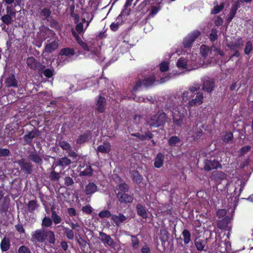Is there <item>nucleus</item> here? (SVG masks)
<instances>
[{"mask_svg":"<svg viewBox=\"0 0 253 253\" xmlns=\"http://www.w3.org/2000/svg\"><path fill=\"white\" fill-rule=\"evenodd\" d=\"M226 214V211L225 209L219 210L216 212V215L219 218H222L225 216Z\"/></svg>","mask_w":253,"mask_h":253,"instance_id":"obj_59","label":"nucleus"},{"mask_svg":"<svg viewBox=\"0 0 253 253\" xmlns=\"http://www.w3.org/2000/svg\"><path fill=\"white\" fill-rule=\"evenodd\" d=\"M57 163L58 166L62 167L65 168L71 164V161L67 157H64L59 159L57 162Z\"/></svg>","mask_w":253,"mask_h":253,"instance_id":"obj_22","label":"nucleus"},{"mask_svg":"<svg viewBox=\"0 0 253 253\" xmlns=\"http://www.w3.org/2000/svg\"><path fill=\"white\" fill-rule=\"evenodd\" d=\"M223 141L226 143H230L233 139V134L231 132L226 133L223 136Z\"/></svg>","mask_w":253,"mask_h":253,"instance_id":"obj_44","label":"nucleus"},{"mask_svg":"<svg viewBox=\"0 0 253 253\" xmlns=\"http://www.w3.org/2000/svg\"><path fill=\"white\" fill-rule=\"evenodd\" d=\"M86 195H90L95 192V183L89 182L86 186L84 190Z\"/></svg>","mask_w":253,"mask_h":253,"instance_id":"obj_31","label":"nucleus"},{"mask_svg":"<svg viewBox=\"0 0 253 253\" xmlns=\"http://www.w3.org/2000/svg\"><path fill=\"white\" fill-rule=\"evenodd\" d=\"M214 87V82L209 77L204 78L203 81V90L207 92H211Z\"/></svg>","mask_w":253,"mask_h":253,"instance_id":"obj_6","label":"nucleus"},{"mask_svg":"<svg viewBox=\"0 0 253 253\" xmlns=\"http://www.w3.org/2000/svg\"><path fill=\"white\" fill-rule=\"evenodd\" d=\"M106 244L113 249H116V247L117 246L116 243L111 237L109 238L108 241H107V243Z\"/></svg>","mask_w":253,"mask_h":253,"instance_id":"obj_56","label":"nucleus"},{"mask_svg":"<svg viewBox=\"0 0 253 253\" xmlns=\"http://www.w3.org/2000/svg\"><path fill=\"white\" fill-rule=\"evenodd\" d=\"M75 54V50L73 48L70 47L63 48L61 49L59 54L61 56H69L73 55Z\"/></svg>","mask_w":253,"mask_h":253,"instance_id":"obj_26","label":"nucleus"},{"mask_svg":"<svg viewBox=\"0 0 253 253\" xmlns=\"http://www.w3.org/2000/svg\"><path fill=\"white\" fill-rule=\"evenodd\" d=\"M9 203L5 198L0 202V213L3 214L6 213L8 210Z\"/></svg>","mask_w":253,"mask_h":253,"instance_id":"obj_24","label":"nucleus"},{"mask_svg":"<svg viewBox=\"0 0 253 253\" xmlns=\"http://www.w3.org/2000/svg\"><path fill=\"white\" fill-rule=\"evenodd\" d=\"M207 242L205 240L196 239L195 240V245L198 251H206L205 247L206 245Z\"/></svg>","mask_w":253,"mask_h":253,"instance_id":"obj_28","label":"nucleus"},{"mask_svg":"<svg viewBox=\"0 0 253 253\" xmlns=\"http://www.w3.org/2000/svg\"><path fill=\"white\" fill-rule=\"evenodd\" d=\"M59 146L64 150H70L71 148L70 144L66 140H59Z\"/></svg>","mask_w":253,"mask_h":253,"instance_id":"obj_35","label":"nucleus"},{"mask_svg":"<svg viewBox=\"0 0 253 253\" xmlns=\"http://www.w3.org/2000/svg\"><path fill=\"white\" fill-rule=\"evenodd\" d=\"M68 243H70V242H67L66 241L63 240L60 242V247L65 252H66L68 250L69 245Z\"/></svg>","mask_w":253,"mask_h":253,"instance_id":"obj_49","label":"nucleus"},{"mask_svg":"<svg viewBox=\"0 0 253 253\" xmlns=\"http://www.w3.org/2000/svg\"><path fill=\"white\" fill-rule=\"evenodd\" d=\"M131 176L133 177V180L136 183H140L142 180V176L137 171H132Z\"/></svg>","mask_w":253,"mask_h":253,"instance_id":"obj_32","label":"nucleus"},{"mask_svg":"<svg viewBox=\"0 0 253 253\" xmlns=\"http://www.w3.org/2000/svg\"><path fill=\"white\" fill-rule=\"evenodd\" d=\"M180 141L179 138L176 136H172L171 137L169 140V145L171 146H175L177 143H178Z\"/></svg>","mask_w":253,"mask_h":253,"instance_id":"obj_45","label":"nucleus"},{"mask_svg":"<svg viewBox=\"0 0 253 253\" xmlns=\"http://www.w3.org/2000/svg\"><path fill=\"white\" fill-rule=\"evenodd\" d=\"M177 65L179 68H184L187 65V61L185 59L180 58L178 60Z\"/></svg>","mask_w":253,"mask_h":253,"instance_id":"obj_48","label":"nucleus"},{"mask_svg":"<svg viewBox=\"0 0 253 253\" xmlns=\"http://www.w3.org/2000/svg\"><path fill=\"white\" fill-rule=\"evenodd\" d=\"M169 68L168 64L166 62H162L160 65V70L161 72H165Z\"/></svg>","mask_w":253,"mask_h":253,"instance_id":"obj_61","label":"nucleus"},{"mask_svg":"<svg viewBox=\"0 0 253 253\" xmlns=\"http://www.w3.org/2000/svg\"><path fill=\"white\" fill-rule=\"evenodd\" d=\"M209 48L205 45H202L201 47V53L203 56H206L209 51Z\"/></svg>","mask_w":253,"mask_h":253,"instance_id":"obj_62","label":"nucleus"},{"mask_svg":"<svg viewBox=\"0 0 253 253\" xmlns=\"http://www.w3.org/2000/svg\"><path fill=\"white\" fill-rule=\"evenodd\" d=\"M204 96L203 93L201 92H197L195 98L190 100L188 103V107L189 108L202 104L203 102Z\"/></svg>","mask_w":253,"mask_h":253,"instance_id":"obj_7","label":"nucleus"},{"mask_svg":"<svg viewBox=\"0 0 253 253\" xmlns=\"http://www.w3.org/2000/svg\"><path fill=\"white\" fill-rule=\"evenodd\" d=\"M63 231L66 237L69 240H73L74 238V234L73 231L67 227H63Z\"/></svg>","mask_w":253,"mask_h":253,"instance_id":"obj_34","label":"nucleus"},{"mask_svg":"<svg viewBox=\"0 0 253 253\" xmlns=\"http://www.w3.org/2000/svg\"><path fill=\"white\" fill-rule=\"evenodd\" d=\"M70 226L72 228V230H76L78 231L80 230V226L78 223H75L74 222H71L70 224Z\"/></svg>","mask_w":253,"mask_h":253,"instance_id":"obj_64","label":"nucleus"},{"mask_svg":"<svg viewBox=\"0 0 253 253\" xmlns=\"http://www.w3.org/2000/svg\"><path fill=\"white\" fill-rule=\"evenodd\" d=\"M67 213L70 217L75 216L77 215L76 210L74 208H69L67 209Z\"/></svg>","mask_w":253,"mask_h":253,"instance_id":"obj_52","label":"nucleus"},{"mask_svg":"<svg viewBox=\"0 0 253 253\" xmlns=\"http://www.w3.org/2000/svg\"><path fill=\"white\" fill-rule=\"evenodd\" d=\"M53 224L51 218L47 216H45L42 219V227H49L52 226Z\"/></svg>","mask_w":253,"mask_h":253,"instance_id":"obj_33","label":"nucleus"},{"mask_svg":"<svg viewBox=\"0 0 253 253\" xmlns=\"http://www.w3.org/2000/svg\"><path fill=\"white\" fill-rule=\"evenodd\" d=\"M96 105L98 111L102 113L104 111L106 106V99L104 97L99 96Z\"/></svg>","mask_w":253,"mask_h":253,"instance_id":"obj_18","label":"nucleus"},{"mask_svg":"<svg viewBox=\"0 0 253 253\" xmlns=\"http://www.w3.org/2000/svg\"><path fill=\"white\" fill-rule=\"evenodd\" d=\"M211 178L217 181H219L226 179V174L221 171H214L212 173Z\"/></svg>","mask_w":253,"mask_h":253,"instance_id":"obj_19","label":"nucleus"},{"mask_svg":"<svg viewBox=\"0 0 253 253\" xmlns=\"http://www.w3.org/2000/svg\"><path fill=\"white\" fill-rule=\"evenodd\" d=\"M155 81V77L153 76H152L151 77L146 78L145 80H144L143 82V85H144L146 86H150L152 84H153Z\"/></svg>","mask_w":253,"mask_h":253,"instance_id":"obj_39","label":"nucleus"},{"mask_svg":"<svg viewBox=\"0 0 253 253\" xmlns=\"http://www.w3.org/2000/svg\"><path fill=\"white\" fill-rule=\"evenodd\" d=\"M182 235L184 238V243L186 244H188L191 241V234L189 231L187 229L184 230L182 232Z\"/></svg>","mask_w":253,"mask_h":253,"instance_id":"obj_37","label":"nucleus"},{"mask_svg":"<svg viewBox=\"0 0 253 253\" xmlns=\"http://www.w3.org/2000/svg\"><path fill=\"white\" fill-rule=\"evenodd\" d=\"M18 164L21 170L24 174H30L32 173L33 166L30 162H27L25 159L22 158L18 161Z\"/></svg>","mask_w":253,"mask_h":253,"instance_id":"obj_5","label":"nucleus"},{"mask_svg":"<svg viewBox=\"0 0 253 253\" xmlns=\"http://www.w3.org/2000/svg\"><path fill=\"white\" fill-rule=\"evenodd\" d=\"M104 243H106L107 241L110 238V236L107 234L100 232L99 237H98Z\"/></svg>","mask_w":253,"mask_h":253,"instance_id":"obj_51","label":"nucleus"},{"mask_svg":"<svg viewBox=\"0 0 253 253\" xmlns=\"http://www.w3.org/2000/svg\"><path fill=\"white\" fill-rule=\"evenodd\" d=\"M221 165L218 161L215 159L206 160L205 162V166L204 169L205 170L210 171L212 169H217L220 167Z\"/></svg>","mask_w":253,"mask_h":253,"instance_id":"obj_8","label":"nucleus"},{"mask_svg":"<svg viewBox=\"0 0 253 253\" xmlns=\"http://www.w3.org/2000/svg\"><path fill=\"white\" fill-rule=\"evenodd\" d=\"M74 183V181L72 178L70 176H65L64 178V184L66 186H72Z\"/></svg>","mask_w":253,"mask_h":253,"instance_id":"obj_47","label":"nucleus"},{"mask_svg":"<svg viewBox=\"0 0 253 253\" xmlns=\"http://www.w3.org/2000/svg\"><path fill=\"white\" fill-rule=\"evenodd\" d=\"M39 207L36 200H30L27 204V208L29 211L31 213H34L35 211Z\"/></svg>","mask_w":253,"mask_h":253,"instance_id":"obj_21","label":"nucleus"},{"mask_svg":"<svg viewBox=\"0 0 253 253\" xmlns=\"http://www.w3.org/2000/svg\"><path fill=\"white\" fill-rule=\"evenodd\" d=\"M210 39L212 42L215 41L217 39V31L213 29L210 35Z\"/></svg>","mask_w":253,"mask_h":253,"instance_id":"obj_57","label":"nucleus"},{"mask_svg":"<svg viewBox=\"0 0 253 253\" xmlns=\"http://www.w3.org/2000/svg\"><path fill=\"white\" fill-rule=\"evenodd\" d=\"M200 32L194 31L192 35L185 39L183 42V44L185 48L189 47L195 39L200 35Z\"/></svg>","mask_w":253,"mask_h":253,"instance_id":"obj_9","label":"nucleus"},{"mask_svg":"<svg viewBox=\"0 0 253 253\" xmlns=\"http://www.w3.org/2000/svg\"><path fill=\"white\" fill-rule=\"evenodd\" d=\"M164 155L162 153L157 154L154 162V166L157 168H160L163 165Z\"/></svg>","mask_w":253,"mask_h":253,"instance_id":"obj_23","label":"nucleus"},{"mask_svg":"<svg viewBox=\"0 0 253 253\" xmlns=\"http://www.w3.org/2000/svg\"><path fill=\"white\" fill-rule=\"evenodd\" d=\"M91 137L90 131H86L83 134L80 135L76 140L78 144H82L86 142Z\"/></svg>","mask_w":253,"mask_h":253,"instance_id":"obj_13","label":"nucleus"},{"mask_svg":"<svg viewBox=\"0 0 253 253\" xmlns=\"http://www.w3.org/2000/svg\"><path fill=\"white\" fill-rule=\"evenodd\" d=\"M5 84L7 87H17V81L15 76L12 74L6 78Z\"/></svg>","mask_w":253,"mask_h":253,"instance_id":"obj_20","label":"nucleus"},{"mask_svg":"<svg viewBox=\"0 0 253 253\" xmlns=\"http://www.w3.org/2000/svg\"><path fill=\"white\" fill-rule=\"evenodd\" d=\"M59 44L55 40L50 43H47L44 47V51L48 53H51L58 48Z\"/></svg>","mask_w":253,"mask_h":253,"instance_id":"obj_12","label":"nucleus"},{"mask_svg":"<svg viewBox=\"0 0 253 253\" xmlns=\"http://www.w3.org/2000/svg\"><path fill=\"white\" fill-rule=\"evenodd\" d=\"M27 66L31 69L41 72L45 68L44 65H43L39 61H37L34 57H29L26 60Z\"/></svg>","mask_w":253,"mask_h":253,"instance_id":"obj_3","label":"nucleus"},{"mask_svg":"<svg viewBox=\"0 0 253 253\" xmlns=\"http://www.w3.org/2000/svg\"><path fill=\"white\" fill-rule=\"evenodd\" d=\"M111 219L116 224V225L118 226L121 223L124 222L126 220L127 217L122 213H119L118 215L113 214L111 216Z\"/></svg>","mask_w":253,"mask_h":253,"instance_id":"obj_14","label":"nucleus"},{"mask_svg":"<svg viewBox=\"0 0 253 253\" xmlns=\"http://www.w3.org/2000/svg\"><path fill=\"white\" fill-rule=\"evenodd\" d=\"M51 14L50 9L49 8H44L41 12V14L45 18H47L50 17Z\"/></svg>","mask_w":253,"mask_h":253,"instance_id":"obj_41","label":"nucleus"},{"mask_svg":"<svg viewBox=\"0 0 253 253\" xmlns=\"http://www.w3.org/2000/svg\"><path fill=\"white\" fill-rule=\"evenodd\" d=\"M229 221V218L228 217H225L221 220H219L217 223V226L221 230L225 229L228 226Z\"/></svg>","mask_w":253,"mask_h":253,"instance_id":"obj_30","label":"nucleus"},{"mask_svg":"<svg viewBox=\"0 0 253 253\" xmlns=\"http://www.w3.org/2000/svg\"><path fill=\"white\" fill-rule=\"evenodd\" d=\"M110 150V145L108 143H104L103 145L98 147V150L103 153H108Z\"/></svg>","mask_w":253,"mask_h":253,"instance_id":"obj_36","label":"nucleus"},{"mask_svg":"<svg viewBox=\"0 0 253 253\" xmlns=\"http://www.w3.org/2000/svg\"><path fill=\"white\" fill-rule=\"evenodd\" d=\"M52 170L50 172L48 178L51 181H57L60 178V173L54 170V168L52 167Z\"/></svg>","mask_w":253,"mask_h":253,"instance_id":"obj_29","label":"nucleus"},{"mask_svg":"<svg viewBox=\"0 0 253 253\" xmlns=\"http://www.w3.org/2000/svg\"><path fill=\"white\" fill-rule=\"evenodd\" d=\"M243 40L242 38H239L234 41L231 42L227 45L231 49H234L235 48H239L242 47L243 45Z\"/></svg>","mask_w":253,"mask_h":253,"instance_id":"obj_11","label":"nucleus"},{"mask_svg":"<svg viewBox=\"0 0 253 253\" xmlns=\"http://www.w3.org/2000/svg\"><path fill=\"white\" fill-rule=\"evenodd\" d=\"M31 236L33 242L44 243L45 245H54L56 242L55 233L50 230L37 229L32 233Z\"/></svg>","mask_w":253,"mask_h":253,"instance_id":"obj_1","label":"nucleus"},{"mask_svg":"<svg viewBox=\"0 0 253 253\" xmlns=\"http://www.w3.org/2000/svg\"><path fill=\"white\" fill-rule=\"evenodd\" d=\"M76 30L79 34H81L83 31V24L82 23H79L76 26Z\"/></svg>","mask_w":253,"mask_h":253,"instance_id":"obj_63","label":"nucleus"},{"mask_svg":"<svg viewBox=\"0 0 253 253\" xmlns=\"http://www.w3.org/2000/svg\"><path fill=\"white\" fill-rule=\"evenodd\" d=\"M41 72H42L44 76L46 77L47 78H51L54 75L53 72L54 69H51L49 68H46L44 69L43 71H42Z\"/></svg>","mask_w":253,"mask_h":253,"instance_id":"obj_40","label":"nucleus"},{"mask_svg":"<svg viewBox=\"0 0 253 253\" xmlns=\"http://www.w3.org/2000/svg\"><path fill=\"white\" fill-rule=\"evenodd\" d=\"M32 126V129L30 131L27 130L26 134L23 136L24 142L28 145L32 144L33 138L40 135L39 129L33 126Z\"/></svg>","mask_w":253,"mask_h":253,"instance_id":"obj_4","label":"nucleus"},{"mask_svg":"<svg viewBox=\"0 0 253 253\" xmlns=\"http://www.w3.org/2000/svg\"><path fill=\"white\" fill-rule=\"evenodd\" d=\"M18 253H31L30 250L26 246L22 245L18 250Z\"/></svg>","mask_w":253,"mask_h":253,"instance_id":"obj_50","label":"nucleus"},{"mask_svg":"<svg viewBox=\"0 0 253 253\" xmlns=\"http://www.w3.org/2000/svg\"><path fill=\"white\" fill-rule=\"evenodd\" d=\"M0 249L2 252H6L10 249V242L9 238L4 236L2 239L0 244Z\"/></svg>","mask_w":253,"mask_h":253,"instance_id":"obj_15","label":"nucleus"},{"mask_svg":"<svg viewBox=\"0 0 253 253\" xmlns=\"http://www.w3.org/2000/svg\"><path fill=\"white\" fill-rule=\"evenodd\" d=\"M237 9L238 5L237 4H234V5L232 6L231 11L230 12V15H231V18H233V17H234Z\"/></svg>","mask_w":253,"mask_h":253,"instance_id":"obj_58","label":"nucleus"},{"mask_svg":"<svg viewBox=\"0 0 253 253\" xmlns=\"http://www.w3.org/2000/svg\"><path fill=\"white\" fill-rule=\"evenodd\" d=\"M214 4L215 5L213 9L211 11V13L217 14L220 12L224 8V5L223 3H222L220 5H218L217 2H214Z\"/></svg>","mask_w":253,"mask_h":253,"instance_id":"obj_38","label":"nucleus"},{"mask_svg":"<svg viewBox=\"0 0 253 253\" xmlns=\"http://www.w3.org/2000/svg\"><path fill=\"white\" fill-rule=\"evenodd\" d=\"M10 154L9 149L7 148H0V157H7Z\"/></svg>","mask_w":253,"mask_h":253,"instance_id":"obj_42","label":"nucleus"},{"mask_svg":"<svg viewBox=\"0 0 253 253\" xmlns=\"http://www.w3.org/2000/svg\"><path fill=\"white\" fill-rule=\"evenodd\" d=\"M82 211L86 214H90L92 212V208L90 206L86 205L82 208Z\"/></svg>","mask_w":253,"mask_h":253,"instance_id":"obj_54","label":"nucleus"},{"mask_svg":"<svg viewBox=\"0 0 253 253\" xmlns=\"http://www.w3.org/2000/svg\"><path fill=\"white\" fill-rule=\"evenodd\" d=\"M99 216L101 218L108 217L112 216L110 212L108 210L103 211L99 213Z\"/></svg>","mask_w":253,"mask_h":253,"instance_id":"obj_53","label":"nucleus"},{"mask_svg":"<svg viewBox=\"0 0 253 253\" xmlns=\"http://www.w3.org/2000/svg\"><path fill=\"white\" fill-rule=\"evenodd\" d=\"M167 121L166 114L159 111L152 115L147 121V124L150 127H158L163 126Z\"/></svg>","mask_w":253,"mask_h":253,"instance_id":"obj_2","label":"nucleus"},{"mask_svg":"<svg viewBox=\"0 0 253 253\" xmlns=\"http://www.w3.org/2000/svg\"><path fill=\"white\" fill-rule=\"evenodd\" d=\"M28 158L33 162L37 165H42V160L36 152H32L29 155Z\"/></svg>","mask_w":253,"mask_h":253,"instance_id":"obj_16","label":"nucleus"},{"mask_svg":"<svg viewBox=\"0 0 253 253\" xmlns=\"http://www.w3.org/2000/svg\"><path fill=\"white\" fill-rule=\"evenodd\" d=\"M51 218L52 220V222L54 223L55 225L60 223L62 221V218L57 214L54 207L51 208Z\"/></svg>","mask_w":253,"mask_h":253,"instance_id":"obj_17","label":"nucleus"},{"mask_svg":"<svg viewBox=\"0 0 253 253\" xmlns=\"http://www.w3.org/2000/svg\"><path fill=\"white\" fill-rule=\"evenodd\" d=\"M136 210L138 215L142 217L143 218H147L148 214L146 209L141 205L138 204L136 206Z\"/></svg>","mask_w":253,"mask_h":253,"instance_id":"obj_25","label":"nucleus"},{"mask_svg":"<svg viewBox=\"0 0 253 253\" xmlns=\"http://www.w3.org/2000/svg\"><path fill=\"white\" fill-rule=\"evenodd\" d=\"M119 189L122 192H125L128 191V187L126 183H122L118 186Z\"/></svg>","mask_w":253,"mask_h":253,"instance_id":"obj_60","label":"nucleus"},{"mask_svg":"<svg viewBox=\"0 0 253 253\" xmlns=\"http://www.w3.org/2000/svg\"><path fill=\"white\" fill-rule=\"evenodd\" d=\"M117 197L120 202L124 203H131L133 200L132 196L122 192H119L117 194Z\"/></svg>","mask_w":253,"mask_h":253,"instance_id":"obj_10","label":"nucleus"},{"mask_svg":"<svg viewBox=\"0 0 253 253\" xmlns=\"http://www.w3.org/2000/svg\"><path fill=\"white\" fill-rule=\"evenodd\" d=\"M131 241L132 244V246L134 248H137L138 247L139 244V240L138 238L134 236H131Z\"/></svg>","mask_w":253,"mask_h":253,"instance_id":"obj_55","label":"nucleus"},{"mask_svg":"<svg viewBox=\"0 0 253 253\" xmlns=\"http://www.w3.org/2000/svg\"><path fill=\"white\" fill-rule=\"evenodd\" d=\"M252 43L251 41H248L246 44L244 52L246 54L249 55L252 50Z\"/></svg>","mask_w":253,"mask_h":253,"instance_id":"obj_46","label":"nucleus"},{"mask_svg":"<svg viewBox=\"0 0 253 253\" xmlns=\"http://www.w3.org/2000/svg\"><path fill=\"white\" fill-rule=\"evenodd\" d=\"M184 117V115L183 113H181L179 115H176L175 113L173 116L174 124L177 126H180L183 124Z\"/></svg>","mask_w":253,"mask_h":253,"instance_id":"obj_27","label":"nucleus"},{"mask_svg":"<svg viewBox=\"0 0 253 253\" xmlns=\"http://www.w3.org/2000/svg\"><path fill=\"white\" fill-rule=\"evenodd\" d=\"M1 20L3 23L7 25H9L12 21L11 16L9 15L4 14L1 17Z\"/></svg>","mask_w":253,"mask_h":253,"instance_id":"obj_43","label":"nucleus"}]
</instances>
